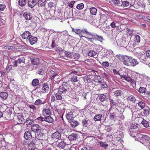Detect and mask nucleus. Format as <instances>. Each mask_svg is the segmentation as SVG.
Instances as JSON below:
<instances>
[{
  "instance_id": "1",
  "label": "nucleus",
  "mask_w": 150,
  "mask_h": 150,
  "mask_svg": "<svg viewBox=\"0 0 150 150\" xmlns=\"http://www.w3.org/2000/svg\"><path fill=\"white\" fill-rule=\"evenodd\" d=\"M92 35L87 34L86 36H84L83 37L86 38L88 42L92 43L93 42V40L99 41L102 42L103 40V37L102 36L98 35L96 33L90 32Z\"/></svg>"
},
{
  "instance_id": "2",
  "label": "nucleus",
  "mask_w": 150,
  "mask_h": 150,
  "mask_svg": "<svg viewBox=\"0 0 150 150\" xmlns=\"http://www.w3.org/2000/svg\"><path fill=\"white\" fill-rule=\"evenodd\" d=\"M66 90L59 87L58 89V91L55 94L56 99L58 100L63 101L64 99V98L67 95Z\"/></svg>"
},
{
  "instance_id": "3",
  "label": "nucleus",
  "mask_w": 150,
  "mask_h": 150,
  "mask_svg": "<svg viewBox=\"0 0 150 150\" xmlns=\"http://www.w3.org/2000/svg\"><path fill=\"white\" fill-rule=\"evenodd\" d=\"M127 107L131 109V111L133 114L135 112L134 109H132V107L133 105V104L136 101V99L135 96L132 94L128 95L127 97Z\"/></svg>"
},
{
  "instance_id": "4",
  "label": "nucleus",
  "mask_w": 150,
  "mask_h": 150,
  "mask_svg": "<svg viewBox=\"0 0 150 150\" xmlns=\"http://www.w3.org/2000/svg\"><path fill=\"white\" fill-rule=\"evenodd\" d=\"M13 120L16 123L20 124L22 122L24 121V119L21 113H18L15 115Z\"/></svg>"
},
{
  "instance_id": "5",
  "label": "nucleus",
  "mask_w": 150,
  "mask_h": 150,
  "mask_svg": "<svg viewBox=\"0 0 150 150\" xmlns=\"http://www.w3.org/2000/svg\"><path fill=\"white\" fill-rule=\"evenodd\" d=\"M117 58L120 60L122 62L124 65L129 66V57L126 55H119L118 56Z\"/></svg>"
},
{
  "instance_id": "6",
  "label": "nucleus",
  "mask_w": 150,
  "mask_h": 150,
  "mask_svg": "<svg viewBox=\"0 0 150 150\" xmlns=\"http://www.w3.org/2000/svg\"><path fill=\"white\" fill-rule=\"evenodd\" d=\"M72 83L70 80H68L67 81H64L62 84V85L59 87H62V88L66 90L67 93H68L69 90L68 87H70Z\"/></svg>"
},
{
  "instance_id": "7",
  "label": "nucleus",
  "mask_w": 150,
  "mask_h": 150,
  "mask_svg": "<svg viewBox=\"0 0 150 150\" xmlns=\"http://www.w3.org/2000/svg\"><path fill=\"white\" fill-rule=\"evenodd\" d=\"M42 113L44 117L47 116H50L52 114L51 109L50 108H44L42 110Z\"/></svg>"
},
{
  "instance_id": "8",
  "label": "nucleus",
  "mask_w": 150,
  "mask_h": 150,
  "mask_svg": "<svg viewBox=\"0 0 150 150\" xmlns=\"http://www.w3.org/2000/svg\"><path fill=\"white\" fill-rule=\"evenodd\" d=\"M36 120L37 122L43 126L46 127L48 126L47 124L45 122V117H42L40 116L38 117Z\"/></svg>"
},
{
  "instance_id": "9",
  "label": "nucleus",
  "mask_w": 150,
  "mask_h": 150,
  "mask_svg": "<svg viewBox=\"0 0 150 150\" xmlns=\"http://www.w3.org/2000/svg\"><path fill=\"white\" fill-rule=\"evenodd\" d=\"M120 78L122 79H124L126 81L129 82H132V79L130 76L128 75V74L126 73L121 75Z\"/></svg>"
},
{
  "instance_id": "10",
  "label": "nucleus",
  "mask_w": 150,
  "mask_h": 150,
  "mask_svg": "<svg viewBox=\"0 0 150 150\" xmlns=\"http://www.w3.org/2000/svg\"><path fill=\"white\" fill-rule=\"evenodd\" d=\"M138 64L136 59H133L132 57H129V66L134 67Z\"/></svg>"
},
{
  "instance_id": "11",
  "label": "nucleus",
  "mask_w": 150,
  "mask_h": 150,
  "mask_svg": "<svg viewBox=\"0 0 150 150\" xmlns=\"http://www.w3.org/2000/svg\"><path fill=\"white\" fill-rule=\"evenodd\" d=\"M70 79L71 80L70 81L72 83H74V84L75 86H79L80 85V83L79 82L77 84H75L74 83L79 81V79H78V77L74 75L72 76Z\"/></svg>"
},
{
  "instance_id": "12",
  "label": "nucleus",
  "mask_w": 150,
  "mask_h": 150,
  "mask_svg": "<svg viewBox=\"0 0 150 150\" xmlns=\"http://www.w3.org/2000/svg\"><path fill=\"white\" fill-rule=\"evenodd\" d=\"M31 129L34 132H36L40 131L41 129V127L38 124H34L32 126Z\"/></svg>"
},
{
  "instance_id": "13",
  "label": "nucleus",
  "mask_w": 150,
  "mask_h": 150,
  "mask_svg": "<svg viewBox=\"0 0 150 150\" xmlns=\"http://www.w3.org/2000/svg\"><path fill=\"white\" fill-rule=\"evenodd\" d=\"M42 92L43 93H47L49 90V87L47 83H43L42 86Z\"/></svg>"
},
{
  "instance_id": "14",
  "label": "nucleus",
  "mask_w": 150,
  "mask_h": 150,
  "mask_svg": "<svg viewBox=\"0 0 150 150\" xmlns=\"http://www.w3.org/2000/svg\"><path fill=\"white\" fill-rule=\"evenodd\" d=\"M61 137V134L58 131L52 134V138L56 140H58L60 139Z\"/></svg>"
},
{
  "instance_id": "15",
  "label": "nucleus",
  "mask_w": 150,
  "mask_h": 150,
  "mask_svg": "<svg viewBox=\"0 0 150 150\" xmlns=\"http://www.w3.org/2000/svg\"><path fill=\"white\" fill-rule=\"evenodd\" d=\"M31 36V33L28 31H25L21 35L23 39L28 40Z\"/></svg>"
},
{
  "instance_id": "16",
  "label": "nucleus",
  "mask_w": 150,
  "mask_h": 150,
  "mask_svg": "<svg viewBox=\"0 0 150 150\" xmlns=\"http://www.w3.org/2000/svg\"><path fill=\"white\" fill-rule=\"evenodd\" d=\"M45 101L43 98H39L34 103V105H41L45 104Z\"/></svg>"
},
{
  "instance_id": "17",
  "label": "nucleus",
  "mask_w": 150,
  "mask_h": 150,
  "mask_svg": "<svg viewBox=\"0 0 150 150\" xmlns=\"http://www.w3.org/2000/svg\"><path fill=\"white\" fill-rule=\"evenodd\" d=\"M23 16L24 18L27 20H31L32 18V16L30 12H25L23 14Z\"/></svg>"
},
{
  "instance_id": "18",
  "label": "nucleus",
  "mask_w": 150,
  "mask_h": 150,
  "mask_svg": "<svg viewBox=\"0 0 150 150\" xmlns=\"http://www.w3.org/2000/svg\"><path fill=\"white\" fill-rule=\"evenodd\" d=\"M27 148L29 150H34L35 149V144L33 142H30L27 144Z\"/></svg>"
},
{
  "instance_id": "19",
  "label": "nucleus",
  "mask_w": 150,
  "mask_h": 150,
  "mask_svg": "<svg viewBox=\"0 0 150 150\" xmlns=\"http://www.w3.org/2000/svg\"><path fill=\"white\" fill-rule=\"evenodd\" d=\"M103 77L101 75H96L94 78V81L97 83H100L103 81Z\"/></svg>"
},
{
  "instance_id": "20",
  "label": "nucleus",
  "mask_w": 150,
  "mask_h": 150,
  "mask_svg": "<svg viewBox=\"0 0 150 150\" xmlns=\"http://www.w3.org/2000/svg\"><path fill=\"white\" fill-rule=\"evenodd\" d=\"M28 40L30 44L33 45L37 42L38 39L36 37L31 36Z\"/></svg>"
},
{
  "instance_id": "21",
  "label": "nucleus",
  "mask_w": 150,
  "mask_h": 150,
  "mask_svg": "<svg viewBox=\"0 0 150 150\" xmlns=\"http://www.w3.org/2000/svg\"><path fill=\"white\" fill-rule=\"evenodd\" d=\"M13 132H16L19 131L21 129V126L18 124L15 125L11 128Z\"/></svg>"
},
{
  "instance_id": "22",
  "label": "nucleus",
  "mask_w": 150,
  "mask_h": 150,
  "mask_svg": "<svg viewBox=\"0 0 150 150\" xmlns=\"http://www.w3.org/2000/svg\"><path fill=\"white\" fill-rule=\"evenodd\" d=\"M61 77L57 73H55V74L52 76L50 78V79L52 80L54 79L55 81H59L61 80Z\"/></svg>"
},
{
  "instance_id": "23",
  "label": "nucleus",
  "mask_w": 150,
  "mask_h": 150,
  "mask_svg": "<svg viewBox=\"0 0 150 150\" xmlns=\"http://www.w3.org/2000/svg\"><path fill=\"white\" fill-rule=\"evenodd\" d=\"M31 132V131H27L24 133V136L25 138L27 140H30L32 138Z\"/></svg>"
},
{
  "instance_id": "24",
  "label": "nucleus",
  "mask_w": 150,
  "mask_h": 150,
  "mask_svg": "<svg viewBox=\"0 0 150 150\" xmlns=\"http://www.w3.org/2000/svg\"><path fill=\"white\" fill-rule=\"evenodd\" d=\"M45 122L49 123H52L54 122L53 118L50 116H47L45 117Z\"/></svg>"
},
{
  "instance_id": "25",
  "label": "nucleus",
  "mask_w": 150,
  "mask_h": 150,
  "mask_svg": "<svg viewBox=\"0 0 150 150\" xmlns=\"http://www.w3.org/2000/svg\"><path fill=\"white\" fill-rule=\"evenodd\" d=\"M31 62L33 65H38L40 63V60L38 58H33L31 59Z\"/></svg>"
},
{
  "instance_id": "26",
  "label": "nucleus",
  "mask_w": 150,
  "mask_h": 150,
  "mask_svg": "<svg viewBox=\"0 0 150 150\" xmlns=\"http://www.w3.org/2000/svg\"><path fill=\"white\" fill-rule=\"evenodd\" d=\"M39 142H40L41 143L40 144V146L38 147V149H41L43 148L42 146H44V147L46 146L47 144H46V142L45 140L43 139L42 140H39Z\"/></svg>"
},
{
  "instance_id": "27",
  "label": "nucleus",
  "mask_w": 150,
  "mask_h": 150,
  "mask_svg": "<svg viewBox=\"0 0 150 150\" xmlns=\"http://www.w3.org/2000/svg\"><path fill=\"white\" fill-rule=\"evenodd\" d=\"M37 3L35 0H28V6L31 8H33L36 5Z\"/></svg>"
},
{
  "instance_id": "28",
  "label": "nucleus",
  "mask_w": 150,
  "mask_h": 150,
  "mask_svg": "<svg viewBox=\"0 0 150 150\" xmlns=\"http://www.w3.org/2000/svg\"><path fill=\"white\" fill-rule=\"evenodd\" d=\"M77 134L75 133H72L68 136V139L70 140H75L77 137Z\"/></svg>"
},
{
  "instance_id": "29",
  "label": "nucleus",
  "mask_w": 150,
  "mask_h": 150,
  "mask_svg": "<svg viewBox=\"0 0 150 150\" xmlns=\"http://www.w3.org/2000/svg\"><path fill=\"white\" fill-rule=\"evenodd\" d=\"M87 54L88 56L90 57H94L97 54V52L93 50H91L88 51L87 52Z\"/></svg>"
},
{
  "instance_id": "30",
  "label": "nucleus",
  "mask_w": 150,
  "mask_h": 150,
  "mask_svg": "<svg viewBox=\"0 0 150 150\" xmlns=\"http://www.w3.org/2000/svg\"><path fill=\"white\" fill-rule=\"evenodd\" d=\"M99 99L101 101H104L108 99L106 96L104 94H100L99 96Z\"/></svg>"
},
{
  "instance_id": "31",
  "label": "nucleus",
  "mask_w": 150,
  "mask_h": 150,
  "mask_svg": "<svg viewBox=\"0 0 150 150\" xmlns=\"http://www.w3.org/2000/svg\"><path fill=\"white\" fill-rule=\"evenodd\" d=\"M139 136L141 137V139H140L142 141H148L149 140V137L147 135L142 134H139L138 135Z\"/></svg>"
},
{
  "instance_id": "32",
  "label": "nucleus",
  "mask_w": 150,
  "mask_h": 150,
  "mask_svg": "<svg viewBox=\"0 0 150 150\" xmlns=\"http://www.w3.org/2000/svg\"><path fill=\"white\" fill-rule=\"evenodd\" d=\"M70 124L72 127H75L79 125V123L77 121L72 119L70 122Z\"/></svg>"
},
{
  "instance_id": "33",
  "label": "nucleus",
  "mask_w": 150,
  "mask_h": 150,
  "mask_svg": "<svg viewBox=\"0 0 150 150\" xmlns=\"http://www.w3.org/2000/svg\"><path fill=\"white\" fill-rule=\"evenodd\" d=\"M0 96L3 100H6L8 96V94L6 92L0 93Z\"/></svg>"
},
{
  "instance_id": "34",
  "label": "nucleus",
  "mask_w": 150,
  "mask_h": 150,
  "mask_svg": "<svg viewBox=\"0 0 150 150\" xmlns=\"http://www.w3.org/2000/svg\"><path fill=\"white\" fill-rule=\"evenodd\" d=\"M28 106L30 108V110L33 112H35L37 110V108L33 105H28Z\"/></svg>"
},
{
  "instance_id": "35",
  "label": "nucleus",
  "mask_w": 150,
  "mask_h": 150,
  "mask_svg": "<svg viewBox=\"0 0 150 150\" xmlns=\"http://www.w3.org/2000/svg\"><path fill=\"white\" fill-rule=\"evenodd\" d=\"M102 115L101 114H98L95 115L93 119L95 121H100L101 120Z\"/></svg>"
},
{
  "instance_id": "36",
  "label": "nucleus",
  "mask_w": 150,
  "mask_h": 150,
  "mask_svg": "<svg viewBox=\"0 0 150 150\" xmlns=\"http://www.w3.org/2000/svg\"><path fill=\"white\" fill-rule=\"evenodd\" d=\"M141 123L144 126L146 127H148L150 126V123L144 119L142 120Z\"/></svg>"
},
{
  "instance_id": "37",
  "label": "nucleus",
  "mask_w": 150,
  "mask_h": 150,
  "mask_svg": "<svg viewBox=\"0 0 150 150\" xmlns=\"http://www.w3.org/2000/svg\"><path fill=\"white\" fill-rule=\"evenodd\" d=\"M140 109H143L146 106L145 103L141 101H139L137 103Z\"/></svg>"
},
{
  "instance_id": "38",
  "label": "nucleus",
  "mask_w": 150,
  "mask_h": 150,
  "mask_svg": "<svg viewBox=\"0 0 150 150\" xmlns=\"http://www.w3.org/2000/svg\"><path fill=\"white\" fill-rule=\"evenodd\" d=\"M97 9L94 7H92L90 8V13L92 15H96V14Z\"/></svg>"
},
{
  "instance_id": "39",
  "label": "nucleus",
  "mask_w": 150,
  "mask_h": 150,
  "mask_svg": "<svg viewBox=\"0 0 150 150\" xmlns=\"http://www.w3.org/2000/svg\"><path fill=\"white\" fill-rule=\"evenodd\" d=\"M46 3L45 0H39L38 2V5L39 6H43L45 5Z\"/></svg>"
},
{
  "instance_id": "40",
  "label": "nucleus",
  "mask_w": 150,
  "mask_h": 150,
  "mask_svg": "<svg viewBox=\"0 0 150 150\" xmlns=\"http://www.w3.org/2000/svg\"><path fill=\"white\" fill-rule=\"evenodd\" d=\"M56 2L55 1L50 2L48 4V6L50 8L55 7L56 6Z\"/></svg>"
},
{
  "instance_id": "41",
  "label": "nucleus",
  "mask_w": 150,
  "mask_h": 150,
  "mask_svg": "<svg viewBox=\"0 0 150 150\" xmlns=\"http://www.w3.org/2000/svg\"><path fill=\"white\" fill-rule=\"evenodd\" d=\"M122 94V91L120 90L116 91L114 93V96L117 97L121 96Z\"/></svg>"
},
{
  "instance_id": "42",
  "label": "nucleus",
  "mask_w": 150,
  "mask_h": 150,
  "mask_svg": "<svg viewBox=\"0 0 150 150\" xmlns=\"http://www.w3.org/2000/svg\"><path fill=\"white\" fill-rule=\"evenodd\" d=\"M39 82L38 79H35L33 80L32 85L33 86H36L39 85Z\"/></svg>"
},
{
  "instance_id": "43",
  "label": "nucleus",
  "mask_w": 150,
  "mask_h": 150,
  "mask_svg": "<svg viewBox=\"0 0 150 150\" xmlns=\"http://www.w3.org/2000/svg\"><path fill=\"white\" fill-rule=\"evenodd\" d=\"M107 19V16L104 14H101L100 15V21L104 23L105 22Z\"/></svg>"
},
{
  "instance_id": "44",
  "label": "nucleus",
  "mask_w": 150,
  "mask_h": 150,
  "mask_svg": "<svg viewBox=\"0 0 150 150\" xmlns=\"http://www.w3.org/2000/svg\"><path fill=\"white\" fill-rule=\"evenodd\" d=\"M66 145V142L64 141H62L58 144V146L61 149H63Z\"/></svg>"
},
{
  "instance_id": "45",
  "label": "nucleus",
  "mask_w": 150,
  "mask_h": 150,
  "mask_svg": "<svg viewBox=\"0 0 150 150\" xmlns=\"http://www.w3.org/2000/svg\"><path fill=\"white\" fill-rule=\"evenodd\" d=\"M113 72L116 78H120L121 75H120L119 73V72L117 70L115 69H114L113 70Z\"/></svg>"
},
{
  "instance_id": "46",
  "label": "nucleus",
  "mask_w": 150,
  "mask_h": 150,
  "mask_svg": "<svg viewBox=\"0 0 150 150\" xmlns=\"http://www.w3.org/2000/svg\"><path fill=\"white\" fill-rule=\"evenodd\" d=\"M82 33H86V35H87V34L92 35L90 33V32H88L86 28L80 29V34H82Z\"/></svg>"
},
{
  "instance_id": "47",
  "label": "nucleus",
  "mask_w": 150,
  "mask_h": 150,
  "mask_svg": "<svg viewBox=\"0 0 150 150\" xmlns=\"http://www.w3.org/2000/svg\"><path fill=\"white\" fill-rule=\"evenodd\" d=\"M26 0H19L18 1L19 5L21 6H24L26 5Z\"/></svg>"
},
{
  "instance_id": "48",
  "label": "nucleus",
  "mask_w": 150,
  "mask_h": 150,
  "mask_svg": "<svg viewBox=\"0 0 150 150\" xmlns=\"http://www.w3.org/2000/svg\"><path fill=\"white\" fill-rule=\"evenodd\" d=\"M99 143L100 146L105 149H106L107 147L108 146V144L102 141H100Z\"/></svg>"
},
{
  "instance_id": "49",
  "label": "nucleus",
  "mask_w": 150,
  "mask_h": 150,
  "mask_svg": "<svg viewBox=\"0 0 150 150\" xmlns=\"http://www.w3.org/2000/svg\"><path fill=\"white\" fill-rule=\"evenodd\" d=\"M64 54L65 56L67 57H68L69 58H72V54L68 51H65Z\"/></svg>"
},
{
  "instance_id": "50",
  "label": "nucleus",
  "mask_w": 150,
  "mask_h": 150,
  "mask_svg": "<svg viewBox=\"0 0 150 150\" xmlns=\"http://www.w3.org/2000/svg\"><path fill=\"white\" fill-rule=\"evenodd\" d=\"M133 33V31L129 29H127L126 30V35L127 37L131 36Z\"/></svg>"
},
{
  "instance_id": "51",
  "label": "nucleus",
  "mask_w": 150,
  "mask_h": 150,
  "mask_svg": "<svg viewBox=\"0 0 150 150\" xmlns=\"http://www.w3.org/2000/svg\"><path fill=\"white\" fill-rule=\"evenodd\" d=\"M17 61L18 63L19 64L24 63L25 61V59L24 57H19Z\"/></svg>"
},
{
  "instance_id": "52",
  "label": "nucleus",
  "mask_w": 150,
  "mask_h": 150,
  "mask_svg": "<svg viewBox=\"0 0 150 150\" xmlns=\"http://www.w3.org/2000/svg\"><path fill=\"white\" fill-rule=\"evenodd\" d=\"M84 4L83 3H81L78 4L76 6V8L79 10H81L84 7Z\"/></svg>"
},
{
  "instance_id": "53",
  "label": "nucleus",
  "mask_w": 150,
  "mask_h": 150,
  "mask_svg": "<svg viewBox=\"0 0 150 150\" xmlns=\"http://www.w3.org/2000/svg\"><path fill=\"white\" fill-rule=\"evenodd\" d=\"M14 49V48L13 46H10L9 45H7L2 47V49L4 50H13Z\"/></svg>"
},
{
  "instance_id": "54",
  "label": "nucleus",
  "mask_w": 150,
  "mask_h": 150,
  "mask_svg": "<svg viewBox=\"0 0 150 150\" xmlns=\"http://www.w3.org/2000/svg\"><path fill=\"white\" fill-rule=\"evenodd\" d=\"M100 83V86L101 88H107L108 87V86L106 84V83L104 81H102Z\"/></svg>"
},
{
  "instance_id": "55",
  "label": "nucleus",
  "mask_w": 150,
  "mask_h": 150,
  "mask_svg": "<svg viewBox=\"0 0 150 150\" xmlns=\"http://www.w3.org/2000/svg\"><path fill=\"white\" fill-rule=\"evenodd\" d=\"M59 57L62 58L64 59H65L64 57L65 56V54L63 50H62L60 51L59 53Z\"/></svg>"
},
{
  "instance_id": "56",
  "label": "nucleus",
  "mask_w": 150,
  "mask_h": 150,
  "mask_svg": "<svg viewBox=\"0 0 150 150\" xmlns=\"http://www.w3.org/2000/svg\"><path fill=\"white\" fill-rule=\"evenodd\" d=\"M143 113L144 116L147 117L148 116L149 114H150V111L147 109H144Z\"/></svg>"
},
{
  "instance_id": "57",
  "label": "nucleus",
  "mask_w": 150,
  "mask_h": 150,
  "mask_svg": "<svg viewBox=\"0 0 150 150\" xmlns=\"http://www.w3.org/2000/svg\"><path fill=\"white\" fill-rule=\"evenodd\" d=\"M146 89L144 87H140L139 90V91L141 93H145L146 91Z\"/></svg>"
},
{
  "instance_id": "58",
  "label": "nucleus",
  "mask_w": 150,
  "mask_h": 150,
  "mask_svg": "<svg viewBox=\"0 0 150 150\" xmlns=\"http://www.w3.org/2000/svg\"><path fill=\"white\" fill-rule=\"evenodd\" d=\"M74 33L77 34L79 35L81 38L83 37L84 36L82 35L81 34H80V29H75Z\"/></svg>"
},
{
  "instance_id": "59",
  "label": "nucleus",
  "mask_w": 150,
  "mask_h": 150,
  "mask_svg": "<svg viewBox=\"0 0 150 150\" xmlns=\"http://www.w3.org/2000/svg\"><path fill=\"white\" fill-rule=\"evenodd\" d=\"M87 62H88L91 64V65H93L95 63V61L92 59H88L86 60Z\"/></svg>"
},
{
  "instance_id": "60",
  "label": "nucleus",
  "mask_w": 150,
  "mask_h": 150,
  "mask_svg": "<svg viewBox=\"0 0 150 150\" xmlns=\"http://www.w3.org/2000/svg\"><path fill=\"white\" fill-rule=\"evenodd\" d=\"M82 123L83 127H87L88 126V121L86 119H84L82 121Z\"/></svg>"
},
{
  "instance_id": "61",
  "label": "nucleus",
  "mask_w": 150,
  "mask_h": 150,
  "mask_svg": "<svg viewBox=\"0 0 150 150\" xmlns=\"http://www.w3.org/2000/svg\"><path fill=\"white\" fill-rule=\"evenodd\" d=\"M135 38L134 39V41L135 42L139 43L140 41V37L138 35H135Z\"/></svg>"
},
{
  "instance_id": "62",
  "label": "nucleus",
  "mask_w": 150,
  "mask_h": 150,
  "mask_svg": "<svg viewBox=\"0 0 150 150\" xmlns=\"http://www.w3.org/2000/svg\"><path fill=\"white\" fill-rule=\"evenodd\" d=\"M122 3L123 6H127L129 5V2L128 1H122Z\"/></svg>"
},
{
  "instance_id": "63",
  "label": "nucleus",
  "mask_w": 150,
  "mask_h": 150,
  "mask_svg": "<svg viewBox=\"0 0 150 150\" xmlns=\"http://www.w3.org/2000/svg\"><path fill=\"white\" fill-rule=\"evenodd\" d=\"M115 117H116L115 113L114 112L110 113L109 117L110 119L114 120Z\"/></svg>"
},
{
  "instance_id": "64",
  "label": "nucleus",
  "mask_w": 150,
  "mask_h": 150,
  "mask_svg": "<svg viewBox=\"0 0 150 150\" xmlns=\"http://www.w3.org/2000/svg\"><path fill=\"white\" fill-rule=\"evenodd\" d=\"M112 1L113 4L115 6L119 5L120 4V0H112Z\"/></svg>"
}]
</instances>
